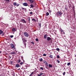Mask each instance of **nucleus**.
Returning a JSON list of instances; mask_svg holds the SVG:
<instances>
[{
	"mask_svg": "<svg viewBox=\"0 0 76 76\" xmlns=\"http://www.w3.org/2000/svg\"><path fill=\"white\" fill-rule=\"evenodd\" d=\"M51 39H52L50 37H48L46 39L47 41H51Z\"/></svg>",
	"mask_w": 76,
	"mask_h": 76,
	"instance_id": "5",
	"label": "nucleus"
},
{
	"mask_svg": "<svg viewBox=\"0 0 76 76\" xmlns=\"http://www.w3.org/2000/svg\"><path fill=\"white\" fill-rule=\"evenodd\" d=\"M44 64H48V63H47V62L45 61H44L43 62Z\"/></svg>",
	"mask_w": 76,
	"mask_h": 76,
	"instance_id": "18",
	"label": "nucleus"
},
{
	"mask_svg": "<svg viewBox=\"0 0 76 76\" xmlns=\"http://www.w3.org/2000/svg\"><path fill=\"white\" fill-rule=\"evenodd\" d=\"M15 67H20V65H19V64H16L15 65Z\"/></svg>",
	"mask_w": 76,
	"mask_h": 76,
	"instance_id": "13",
	"label": "nucleus"
},
{
	"mask_svg": "<svg viewBox=\"0 0 76 76\" xmlns=\"http://www.w3.org/2000/svg\"><path fill=\"white\" fill-rule=\"evenodd\" d=\"M21 22H23V23H26V22L25 20V19H22L21 20Z\"/></svg>",
	"mask_w": 76,
	"mask_h": 76,
	"instance_id": "8",
	"label": "nucleus"
},
{
	"mask_svg": "<svg viewBox=\"0 0 76 76\" xmlns=\"http://www.w3.org/2000/svg\"><path fill=\"white\" fill-rule=\"evenodd\" d=\"M40 69L42 70H44V68L42 67H41L40 68Z\"/></svg>",
	"mask_w": 76,
	"mask_h": 76,
	"instance_id": "32",
	"label": "nucleus"
},
{
	"mask_svg": "<svg viewBox=\"0 0 76 76\" xmlns=\"http://www.w3.org/2000/svg\"><path fill=\"white\" fill-rule=\"evenodd\" d=\"M67 66H69V65H70V63H68L67 64Z\"/></svg>",
	"mask_w": 76,
	"mask_h": 76,
	"instance_id": "34",
	"label": "nucleus"
},
{
	"mask_svg": "<svg viewBox=\"0 0 76 76\" xmlns=\"http://www.w3.org/2000/svg\"><path fill=\"white\" fill-rule=\"evenodd\" d=\"M28 20V23H30V20H31V18H30V17H28L27 18Z\"/></svg>",
	"mask_w": 76,
	"mask_h": 76,
	"instance_id": "11",
	"label": "nucleus"
},
{
	"mask_svg": "<svg viewBox=\"0 0 76 76\" xmlns=\"http://www.w3.org/2000/svg\"><path fill=\"white\" fill-rule=\"evenodd\" d=\"M30 15H33V12H30Z\"/></svg>",
	"mask_w": 76,
	"mask_h": 76,
	"instance_id": "38",
	"label": "nucleus"
},
{
	"mask_svg": "<svg viewBox=\"0 0 76 76\" xmlns=\"http://www.w3.org/2000/svg\"><path fill=\"white\" fill-rule=\"evenodd\" d=\"M13 4L14 6H17V7L19 6V4H17V3H16V2H13Z\"/></svg>",
	"mask_w": 76,
	"mask_h": 76,
	"instance_id": "4",
	"label": "nucleus"
},
{
	"mask_svg": "<svg viewBox=\"0 0 76 76\" xmlns=\"http://www.w3.org/2000/svg\"><path fill=\"white\" fill-rule=\"evenodd\" d=\"M11 54H15V52H12L11 53Z\"/></svg>",
	"mask_w": 76,
	"mask_h": 76,
	"instance_id": "26",
	"label": "nucleus"
},
{
	"mask_svg": "<svg viewBox=\"0 0 76 76\" xmlns=\"http://www.w3.org/2000/svg\"><path fill=\"white\" fill-rule=\"evenodd\" d=\"M65 74H66V72H64L63 73V75L64 76V75H65Z\"/></svg>",
	"mask_w": 76,
	"mask_h": 76,
	"instance_id": "40",
	"label": "nucleus"
},
{
	"mask_svg": "<svg viewBox=\"0 0 76 76\" xmlns=\"http://www.w3.org/2000/svg\"><path fill=\"white\" fill-rule=\"evenodd\" d=\"M10 37L11 38H12L13 37V35H11V36H10Z\"/></svg>",
	"mask_w": 76,
	"mask_h": 76,
	"instance_id": "42",
	"label": "nucleus"
},
{
	"mask_svg": "<svg viewBox=\"0 0 76 76\" xmlns=\"http://www.w3.org/2000/svg\"><path fill=\"white\" fill-rule=\"evenodd\" d=\"M49 57H50V58L52 59L53 58V55H50Z\"/></svg>",
	"mask_w": 76,
	"mask_h": 76,
	"instance_id": "15",
	"label": "nucleus"
},
{
	"mask_svg": "<svg viewBox=\"0 0 76 76\" xmlns=\"http://www.w3.org/2000/svg\"><path fill=\"white\" fill-rule=\"evenodd\" d=\"M23 5L24 6H28V4L26 2H25L23 4Z\"/></svg>",
	"mask_w": 76,
	"mask_h": 76,
	"instance_id": "6",
	"label": "nucleus"
},
{
	"mask_svg": "<svg viewBox=\"0 0 76 76\" xmlns=\"http://www.w3.org/2000/svg\"><path fill=\"white\" fill-rule=\"evenodd\" d=\"M75 61H76V59L75 60Z\"/></svg>",
	"mask_w": 76,
	"mask_h": 76,
	"instance_id": "56",
	"label": "nucleus"
},
{
	"mask_svg": "<svg viewBox=\"0 0 76 76\" xmlns=\"http://www.w3.org/2000/svg\"><path fill=\"white\" fill-rule=\"evenodd\" d=\"M18 63H20V60L19 59L17 61Z\"/></svg>",
	"mask_w": 76,
	"mask_h": 76,
	"instance_id": "37",
	"label": "nucleus"
},
{
	"mask_svg": "<svg viewBox=\"0 0 76 76\" xmlns=\"http://www.w3.org/2000/svg\"><path fill=\"white\" fill-rule=\"evenodd\" d=\"M5 1L6 3H8L10 2V0H5Z\"/></svg>",
	"mask_w": 76,
	"mask_h": 76,
	"instance_id": "19",
	"label": "nucleus"
},
{
	"mask_svg": "<svg viewBox=\"0 0 76 76\" xmlns=\"http://www.w3.org/2000/svg\"><path fill=\"white\" fill-rule=\"evenodd\" d=\"M65 64H66V63H65Z\"/></svg>",
	"mask_w": 76,
	"mask_h": 76,
	"instance_id": "53",
	"label": "nucleus"
},
{
	"mask_svg": "<svg viewBox=\"0 0 76 76\" xmlns=\"http://www.w3.org/2000/svg\"><path fill=\"white\" fill-rule=\"evenodd\" d=\"M10 63L11 64H13V61H10Z\"/></svg>",
	"mask_w": 76,
	"mask_h": 76,
	"instance_id": "31",
	"label": "nucleus"
},
{
	"mask_svg": "<svg viewBox=\"0 0 76 76\" xmlns=\"http://www.w3.org/2000/svg\"><path fill=\"white\" fill-rule=\"evenodd\" d=\"M0 34H2V36L4 35V33L3 32V31L1 30H0Z\"/></svg>",
	"mask_w": 76,
	"mask_h": 76,
	"instance_id": "9",
	"label": "nucleus"
},
{
	"mask_svg": "<svg viewBox=\"0 0 76 76\" xmlns=\"http://www.w3.org/2000/svg\"><path fill=\"white\" fill-rule=\"evenodd\" d=\"M24 48H26V43L24 42Z\"/></svg>",
	"mask_w": 76,
	"mask_h": 76,
	"instance_id": "24",
	"label": "nucleus"
},
{
	"mask_svg": "<svg viewBox=\"0 0 76 76\" xmlns=\"http://www.w3.org/2000/svg\"><path fill=\"white\" fill-rule=\"evenodd\" d=\"M12 31L13 32H16V28H13L12 29Z\"/></svg>",
	"mask_w": 76,
	"mask_h": 76,
	"instance_id": "12",
	"label": "nucleus"
},
{
	"mask_svg": "<svg viewBox=\"0 0 76 76\" xmlns=\"http://www.w3.org/2000/svg\"><path fill=\"white\" fill-rule=\"evenodd\" d=\"M21 9H22V10H26V8H24L23 7H22L21 8Z\"/></svg>",
	"mask_w": 76,
	"mask_h": 76,
	"instance_id": "39",
	"label": "nucleus"
},
{
	"mask_svg": "<svg viewBox=\"0 0 76 76\" xmlns=\"http://www.w3.org/2000/svg\"><path fill=\"white\" fill-rule=\"evenodd\" d=\"M24 64V63L23 62H20V64L21 66H22V64Z\"/></svg>",
	"mask_w": 76,
	"mask_h": 76,
	"instance_id": "28",
	"label": "nucleus"
},
{
	"mask_svg": "<svg viewBox=\"0 0 76 76\" xmlns=\"http://www.w3.org/2000/svg\"><path fill=\"white\" fill-rule=\"evenodd\" d=\"M65 10H66V11L68 10V7H67V6H66L65 7Z\"/></svg>",
	"mask_w": 76,
	"mask_h": 76,
	"instance_id": "20",
	"label": "nucleus"
},
{
	"mask_svg": "<svg viewBox=\"0 0 76 76\" xmlns=\"http://www.w3.org/2000/svg\"><path fill=\"white\" fill-rule=\"evenodd\" d=\"M32 21H34V22H37V20L35 19V18H33V19H31Z\"/></svg>",
	"mask_w": 76,
	"mask_h": 76,
	"instance_id": "21",
	"label": "nucleus"
},
{
	"mask_svg": "<svg viewBox=\"0 0 76 76\" xmlns=\"http://www.w3.org/2000/svg\"><path fill=\"white\" fill-rule=\"evenodd\" d=\"M30 8H33L34 7V5L32 4H31L30 5Z\"/></svg>",
	"mask_w": 76,
	"mask_h": 76,
	"instance_id": "16",
	"label": "nucleus"
},
{
	"mask_svg": "<svg viewBox=\"0 0 76 76\" xmlns=\"http://www.w3.org/2000/svg\"><path fill=\"white\" fill-rule=\"evenodd\" d=\"M34 4H36V3L35 2Z\"/></svg>",
	"mask_w": 76,
	"mask_h": 76,
	"instance_id": "51",
	"label": "nucleus"
},
{
	"mask_svg": "<svg viewBox=\"0 0 76 76\" xmlns=\"http://www.w3.org/2000/svg\"><path fill=\"white\" fill-rule=\"evenodd\" d=\"M43 73H41L40 74H38V76H41L42 75H43Z\"/></svg>",
	"mask_w": 76,
	"mask_h": 76,
	"instance_id": "23",
	"label": "nucleus"
},
{
	"mask_svg": "<svg viewBox=\"0 0 76 76\" xmlns=\"http://www.w3.org/2000/svg\"><path fill=\"white\" fill-rule=\"evenodd\" d=\"M24 62H25V61H24Z\"/></svg>",
	"mask_w": 76,
	"mask_h": 76,
	"instance_id": "57",
	"label": "nucleus"
},
{
	"mask_svg": "<svg viewBox=\"0 0 76 76\" xmlns=\"http://www.w3.org/2000/svg\"><path fill=\"white\" fill-rule=\"evenodd\" d=\"M38 25L39 26V28H41V23H39V24Z\"/></svg>",
	"mask_w": 76,
	"mask_h": 76,
	"instance_id": "22",
	"label": "nucleus"
},
{
	"mask_svg": "<svg viewBox=\"0 0 76 76\" xmlns=\"http://www.w3.org/2000/svg\"><path fill=\"white\" fill-rule=\"evenodd\" d=\"M49 67H50V68H52V67H53V65L49 64Z\"/></svg>",
	"mask_w": 76,
	"mask_h": 76,
	"instance_id": "17",
	"label": "nucleus"
},
{
	"mask_svg": "<svg viewBox=\"0 0 76 76\" xmlns=\"http://www.w3.org/2000/svg\"><path fill=\"white\" fill-rule=\"evenodd\" d=\"M44 76V75H43L42 76Z\"/></svg>",
	"mask_w": 76,
	"mask_h": 76,
	"instance_id": "52",
	"label": "nucleus"
},
{
	"mask_svg": "<svg viewBox=\"0 0 76 76\" xmlns=\"http://www.w3.org/2000/svg\"><path fill=\"white\" fill-rule=\"evenodd\" d=\"M39 61H42V58H41L39 59Z\"/></svg>",
	"mask_w": 76,
	"mask_h": 76,
	"instance_id": "30",
	"label": "nucleus"
},
{
	"mask_svg": "<svg viewBox=\"0 0 76 76\" xmlns=\"http://www.w3.org/2000/svg\"><path fill=\"white\" fill-rule=\"evenodd\" d=\"M24 72H25V73H26V71L24 70Z\"/></svg>",
	"mask_w": 76,
	"mask_h": 76,
	"instance_id": "47",
	"label": "nucleus"
},
{
	"mask_svg": "<svg viewBox=\"0 0 76 76\" xmlns=\"http://www.w3.org/2000/svg\"><path fill=\"white\" fill-rule=\"evenodd\" d=\"M36 18H37V17H36Z\"/></svg>",
	"mask_w": 76,
	"mask_h": 76,
	"instance_id": "54",
	"label": "nucleus"
},
{
	"mask_svg": "<svg viewBox=\"0 0 76 76\" xmlns=\"http://www.w3.org/2000/svg\"><path fill=\"white\" fill-rule=\"evenodd\" d=\"M75 57H76V55H75Z\"/></svg>",
	"mask_w": 76,
	"mask_h": 76,
	"instance_id": "50",
	"label": "nucleus"
},
{
	"mask_svg": "<svg viewBox=\"0 0 76 76\" xmlns=\"http://www.w3.org/2000/svg\"><path fill=\"white\" fill-rule=\"evenodd\" d=\"M49 15V13L48 12L46 13V16H48Z\"/></svg>",
	"mask_w": 76,
	"mask_h": 76,
	"instance_id": "25",
	"label": "nucleus"
},
{
	"mask_svg": "<svg viewBox=\"0 0 76 76\" xmlns=\"http://www.w3.org/2000/svg\"><path fill=\"white\" fill-rule=\"evenodd\" d=\"M34 74V72H32L30 74V75L29 76H32V75Z\"/></svg>",
	"mask_w": 76,
	"mask_h": 76,
	"instance_id": "27",
	"label": "nucleus"
},
{
	"mask_svg": "<svg viewBox=\"0 0 76 76\" xmlns=\"http://www.w3.org/2000/svg\"><path fill=\"white\" fill-rule=\"evenodd\" d=\"M48 35L47 34H45L44 36V39H47V37H48Z\"/></svg>",
	"mask_w": 76,
	"mask_h": 76,
	"instance_id": "7",
	"label": "nucleus"
},
{
	"mask_svg": "<svg viewBox=\"0 0 76 76\" xmlns=\"http://www.w3.org/2000/svg\"><path fill=\"white\" fill-rule=\"evenodd\" d=\"M60 31L61 34V35H62V34H65V33L64 32V30H62V29H61L60 30Z\"/></svg>",
	"mask_w": 76,
	"mask_h": 76,
	"instance_id": "3",
	"label": "nucleus"
},
{
	"mask_svg": "<svg viewBox=\"0 0 76 76\" xmlns=\"http://www.w3.org/2000/svg\"><path fill=\"white\" fill-rule=\"evenodd\" d=\"M56 50H57V51H59L60 49L58 48H56Z\"/></svg>",
	"mask_w": 76,
	"mask_h": 76,
	"instance_id": "36",
	"label": "nucleus"
},
{
	"mask_svg": "<svg viewBox=\"0 0 76 76\" xmlns=\"http://www.w3.org/2000/svg\"><path fill=\"white\" fill-rule=\"evenodd\" d=\"M37 21H38V18H37Z\"/></svg>",
	"mask_w": 76,
	"mask_h": 76,
	"instance_id": "49",
	"label": "nucleus"
},
{
	"mask_svg": "<svg viewBox=\"0 0 76 76\" xmlns=\"http://www.w3.org/2000/svg\"><path fill=\"white\" fill-rule=\"evenodd\" d=\"M47 56V55L45 54H43V56Z\"/></svg>",
	"mask_w": 76,
	"mask_h": 76,
	"instance_id": "43",
	"label": "nucleus"
},
{
	"mask_svg": "<svg viewBox=\"0 0 76 76\" xmlns=\"http://www.w3.org/2000/svg\"><path fill=\"white\" fill-rule=\"evenodd\" d=\"M10 47L12 49H13L14 48V49L15 48V46L12 43H11L10 44Z\"/></svg>",
	"mask_w": 76,
	"mask_h": 76,
	"instance_id": "2",
	"label": "nucleus"
},
{
	"mask_svg": "<svg viewBox=\"0 0 76 76\" xmlns=\"http://www.w3.org/2000/svg\"><path fill=\"white\" fill-rule=\"evenodd\" d=\"M24 39V41L25 42H26L27 41L25 39Z\"/></svg>",
	"mask_w": 76,
	"mask_h": 76,
	"instance_id": "44",
	"label": "nucleus"
},
{
	"mask_svg": "<svg viewBox=\"0 0 76 76\" xmlns=\"http://www.w3.org/2000/svg\"><path fill=\"white\" fill-rule=\"evenodd\" d=\"M57 15L59 16H61L62 15V13L60 12H57Z\"/></svg>",
	"mask_w": 76,
	"mask_h": 76,
	"instance_id": "10",
	"label": "nucleus"
},
{
	"mask_svg": "<svg viewBox=\"0 0 76 76\" xmlns=\"http://www.w3.org/2000/svg\"><path fill=\"white\" fill-rule=\"evenodd\" d=\"M56 62L58 63H60V61H59V60H57L56 61Z\"/></svg>",
	"mask_w": 76,
	"mask_h": 76,
	"instance_id": "35",
	"label": "nucleus"
},
{
	"mask_svg": "<svg viewBox=\"0 0 76 76\" xmlns=\"http://www.w3.org/2000/svg\"><path fill=\"white\" fill-rule=\"evenodd\" d=\"M31 43L32 44H33V45H34V42L33 41L31 42Z\"/></svg>",
	"mask_w": 76,
	"mask_h": 76,
	"instance_id": "29",
	"label": "nucleus"
},
{
	"mask_svg": "<svg viewBox=\"0 0 76 76\" xmlns=\"http://www.w3.org/2000/svg\"><path fill=\"white\" fill-rule=\"evenodd\" d=\"M57 58H60V56H59L58 55L57 57Z\"/></svg>",
	"mask_w": 76,
	"mask_h": 76,
	"instance_id": "41",
	"label": "nucleus"
},
{
	"mask_svg": "<svg viewBox=\"0 0 76 76\" xmlns=\"http://www.w3.org/2000/svg\"><path fill=\"white\" fill-rule=\"evenodd\" d=\"M23 35L25 37H28L29 36V34L27 33V32H24Z\"/></svg>",
	"mask_w": 76,
	"mask_h": 76,
	"instance_id": "1",
	"label": "nucleus"
},
{
	"mask_svg": "<svg viewBox=\"0 0 76 76\" xmlns=\"http://www.w3.org/2000/svg\"><path fill=\"white\" fill-rule=\"evenodd\" d=\"M36 41H37V42H38V41H39L38 39L37 38H36Z\"/></svg>",
	"mask_w": 76,
	"mask_h": 76,
	"instance_id": "33",
	"label": "nucleus"
},
{
	"mask_svg": "<svg viewBox=\"0 0 76 76\" xmlns=\"http://www.w3.org/2000/svg\"><path fill=\"white\" fill-rule=\"evenodd\" d=\"M46 67H48V63L47 64H46Z\"/></svg>",
	"mask_w": 76,
	"mask_h": 76,
	"instance_id": "45",
	"label": "nucleus"
},
{
	"mask_svg": "<svg viewBox=\"0 0 76 76\" xmlns=\"http://www.w3.org/2000/svg\"><path fill=\"white\" fill-rule=\"evenodd\" d=\"M59 76H61V75H59Z\"/></svg>",
	"mask_w": 76,
	"mask_h": 76,
	"instance_id": "55",
	"label": "nucleus"
},
{
	"mask_svg": "<svg viewBox=\"0 0 76 76\" xmlns=\"http://www.w3.org/2000/svg\"><path fill=\"white\" fill-rule=\"evenodd\" d=\"M72 7L71 5H70L69 7H69Z\"/></svg>",
	"mask_w": 76,
	"mask_h": 76,
	"instance_id": "46",
	"label": "nucleus"
},
{
	"mask_svg": "<svg viewBox=\"0 0 76 76\" xmlns=\"http://www.w3.org/2000/svg\"><path fill=\"white\" fill-rule=\"evenodd\" d=\"M28 1H29L30 3H33L34 1L32 0H28Z\"/></svg>",
	"mask_w": 76,
	"mask_h": 76,
	"instance_id": "14",
	"label": "nucleus"
},
{
	"mask_svg": "<svg viewBox=\"0 0 76 76\" xmlns=\"http://www.w3.org/2000/svg\"><path fill=\"white\" fill-rule=\"evenodd\" d=\"M72 7L73 8V9H74V8H75V7L73 6Z\"/></svg>",
	"mask_w": 76,
	"mask_h": 76,
	"instance_id": "48",
	"label": "nucleus"
}]
</instances>
